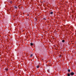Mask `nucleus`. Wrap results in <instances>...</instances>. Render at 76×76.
Returning a JSON list of instances; mask_svg holds the SVG:
<instances>
[{"label":"nucleus","instance_id":"1","mask_svg":"<svg viewBox=\"0 0 76 76\" xmlns=\"http://www.w3.org/2000/svg\"><path fill=\"white\" fill-rule=\"evenodd\" d=\"M70 75H71V76H73V75H74V73L72 72L70 74Z\"/></svg>","mask_w":76,"mask_h":76},{"label":"nucleus","instance_id":"2","mask_svg":"<svg viewBox=\"0 0 76 76\" xmlns=\"http://www.w3.org/2000/svg\"><path fill=\"white\" fill-rule=\"evenodd\" d=\"M70 75V74H69V73L67 74V76H69Z\"/></svg>","mask_w":76,"mask_h":76},{"label":"nucleus","instance_id":"3","mask_svg":"<svg viewBox=\"0 0 76 76\" xmlns=\"http://www.w3.org/2000/svg\"><path fill=\"white\" fill-rule=\"evenodd\" d=\"M62 42H64V40H63L62 41Z\"/></svg>","mask_w":76,"mask_h":76},{"label":"nucleus","instance_id":"4","mask_svg":"<svg viewBox=\"0 0 76 76\" xmlns=\"http://www.w3.org/2000/svg\"><path fill=\"white\" fill-rule=\"evenodd\" d=\"M37 68H39V66L38 65L37 66Z\"/></svg>","mask_w":76,"mask_h":76},{"label":"nucleus","instance_id":"5","mask_svg":"<svg viewBox=\"0 0 76 76\" xmlns=\"http://www.w3.org/2000/svg\"><path fill=\"white\" fill-rule=\"evenodd\" d=\"M30 45H33V43H31L30 44Z\"/></svg>","mask_w":76,"mask_h":76},{"label":"nucleus","instance_id":"6","mask_svg":"<svg viewBox=\"0 0 76 76\" xmlns=\"http://www.w3.org/2000/svg\"><path fill=\"white\" fill-rule=\"evenodd\" d=\"M68 71L69 72H70V69H68Z\"/></svg>","mask_w":76,"mask_h":76},{"label":"nucleus","instance_id":"7","mask_svg":"<svg viewBox=\"0 0 76 76\" xmlns=\"http://www.w3.org/2000/svg\"><path fill=\"white\" fill-rule=\"evenodd\" d=\"M53 12H50V14H53Z\"/></svg>","mask_w":76,"mask_h":76},{"label":"nucleus","instance_id":"8","mask_svg":"<svg viewBox=\"0 0 76 76\" xmlns=\"http://www.w3.org/2000/svg\"><path fill=\"white\" fill-rule=\"evenodd\" d=\"M15 9H17L18 8V7H17L15 6Z\"/></svg>","mask_w":76,"mask_h":76},{"label":"nucleus","instance_id":"9","mask_svg":"<svg viewBox=\"0 0 76 76\" xmlns=\"http://www.w3.org/2000/svg\"><path fill=\"white\" fill-rule=\"evenodd\" d=\"M5 70L7 72V71L8 70V69H5Z\"/></svg>","mask_w":76,"mask_h":76},{"label":"nucleus","instance_id":"10","mask_svg":"<svg viewBox=\"0 0 76 76\" xmlns=\"http://www.w3.org/2000/svg\"><path fill=\"white\" fill-rule=\"evenodd\" d=\"M32 56H33V55L32 54H31V57H32Z\"/></svg>","mask_w":76,"mask_h":76},{"label":"nucleus","instance_id":"11","mask_svg":"<svg viewBox=\"0 0 76 76\" xmlns=\"http://www.w3.org/2000/svg\"><path fill=\"white\" fill-rule=\"evenodd\" d=\"M10 3L11 4L12 3V1H10Z\"/></svg>","mask_w":76,"mask_h":76},{"label":"nucleus","instance_id":"12","mask_svg":"<svg viewBox=\"0 0 76 76\" xmlns=\"http://www.w3.org/2000/svg\"><path fill=\"white\" fill-rule=\"evenodd\" d=\"M25 40H26V39H25Z\"/></svg>","mask_w":76,"mask_h":76}]
</instances>
